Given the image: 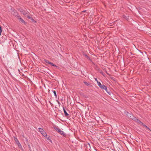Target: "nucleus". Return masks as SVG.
<instances>
[{
    "label": "nucleus",
    "mask_w": 151,
    "mask_h": 151,
    "mask_svg": "<svg viewBox=\"0 0 151 151\" xmlns=\"http://www.w3.org/2000/svg\"><path fill=\"white\" fill-rule=\"evenodd\" d=\"M54 129L57 131L60 134L62 135L63 136H65L66 134L62 130H61L60 129H59L58 127H54Z\"/></svg>",
    "instance_id": "f257e3e1"
},
{
    "label": "nucleus",
    "mask_w": 151,
    "mask_h": 151,
    "mask_svg": "<svg viewBox=\"0 0 151 151\" xmlns=\"http://www.w3.org/2000/svg\"><path fill=\"white\" fill-rule=\"evenodd\" d=\"M127 113L126 114V115L128 117V118L130 119L133 120L135 119V117L134 116L133 114L131 113H129L128 112H127Z\"/></svg>",
    "instance_id": "f03ea898"
},
{
    "label": "nucleus",
    "mask_w": 151,
    "mask_h": 151,
    "mask_svg": "<svg viewBox=\"0 0 151 151\" xmlns=\"http://www.w3.org/2000/svg\"><path fill=\"white\" fill-rule=\"evenodd\" d=\"M98 85L99 87L102 89H105L107 90L106 86L104 85L101 84L100 82H98Z\"/></svg>",
    "instance_id": "7ed1b4c3"
},
{
    "label": "nucleus",
    "mask_w": 151,
    "mask_h": 151,
    "mask_svg": "<svg viewBox=\"0 0 151 151\" xmlns=\"http://www.w3.org/2000/svg\"><path fill=\"white\" fill-rule=\"evenodd\" d=\"M44 61L46 63H48L51 65L55 67H57V66H56L55 65L53 64L51 62H50L48 60H46V59H44Z\"/></svg>",
    "instance_id": "20e7f679"
},
{
    "label": "nucleus",
    "mask_w": 151,
    "mask_h": 151,
    "mask_svg": "<svg viewBox=\"0 0 151 151\" xmlns=\"http://www.w3.org/2000/svg\"><path fill=\"white\" fill-rule=\"evenodd\" d=\"M17 19L19 20V21L22 23H24V24H26V22L21 17L19 16L17 17Z\"/></svg>",
    "instance_id": "39448f33"
},
{
    "label": "nucleus",
    "mask_w": 151,
    "mask_h": 151,
    "mask_svg": "<svg viewBox=\"0 0 151 151\" xmlns=\"http://www.w3.org/2000/svg\"><path fill=\"white\" fill-rule=\"evenodd\" d=\"M12 14L16 17H17L18 16V13L17 12V11L15 10L13 11L12 12Z\"/></svg>",
    "instance_id": "423d86ee"
},
{
    "label": "nucleus",
    "mask_w": 151,
    "mask_h": 151,
    "mask_svg": "<svg viewBox=\"0 0 151 151\" xmlns=\"http://www.w3.org/2000/svg\"><path fill=\"white\" fill-rule=\"evenodd\" d=\"M83 55L85 56L86 58L88 59L90 61H92L91 59L88 56V55L85 53L84 52H83Z\"/></svg>",
    "instance_id": "0eeeda50"
},
{
    "label": "nucleus",
    "mask_w": 151,
    "mask_h": 151,
    "mask_svg": "<svg viewBox=\"0 0 151 151\" xmlns=\"http://www.w3.org/2000/svg\"><path fill=\"white\" fill-rule=\"evenodd\" d=\"M20 12L24 16H26L28 14V12L27 11L22 10Z\"/></svg>",
    "instance_id": "6e6552de"
},
{
    "label": "nucleus",
    "mask_w": 151,
    "mask_h": 151,
    "mask_svg": "<svg viewBox=\"0 0 151 151\" xmlns=\"http://www.w3.org/2000/svg\"><path fill=\"white\" fill-rule=\"evenodd\" d=\"M27 17L29 19H30L33 22H36L35 20L31 17H30L29 15H27Z\"/></svg>",
    "instance_id": "1a4fd4ad"
},
{
    "label": "nucleus",
    "mask_w": 151,
    "mask_h": 151,
    "mask_svg": "<svg viewBox=\"0 0 151 151\" xmlns=\"http://www.w3.org/2000/svg\"><path fill=\"white\" fill-rule=\"evenodd\" d=\"M63 111L64 112L65 116L67 117L69 115V114L65 110V108L64 107H63Z\"/></svg>",
    "instance_id": "9d476101"
},
{
    "label": "nucleus",
    "mask_w": 151,
    "mask_h": 151,
    "mask_svg": "<svg viewBox=\"0 0 151 151\" xmlns=\"http://www.w3.org/2000/svg\"><path fill=\"white\" fill-rule=\"evenodd\" d=\"M134 121H135L139 123H142V122L136 117L135 118V119L134 120Z\"/></svg>",
    "instance_id": "9b49d317"
},
{
    "label": "nucleus",
    "mask_w": 151,
    "mask_h": 151,
    "mask_svg": "<svg viewBox=\"0 0 151 151\" xmlns=\"http://www.w3.org/2000/svg\"><path fill=\"white\" fill-rule=\"evenodd\" d=\"M41 134L45 137H47V134L45 131H43Z\"/></svg>",
    "instance_id": "f8f14e48"
},
{
    "label": "nucleus",
    "mask_w": 151,
    "mask_h": 151,
    "mask_svg": "<svg viewBox=\"0 0 151 151\" xmlns=\"http://www.w3.org/2000/svg\"><path fill=\"white\" fill-rule=\"evenodd\" d=\"M39 131L41 133H42V132H43V131H44V129L41 128H38Z\"/></svg>",
    "instance_id": "ddd939ff"
},
{
    "label": "nucleus",
    "mask_w": 151,
    "mask_h": 151,
    "mask_svg": "<svg viewBox=\"0 0 151 151\" xmlns=\"http://www.w3.org/2000/svg\"><path fill=\"white\" fill-rule=\"evenodd\" d=\"M123 17L126 20H128V17H129L128 16H126L125 15H123Z\"/></svg>",
    "instance_id": "4468645a"
},
{
    "label": "nucleus",
    "mask_w": 151,
    "mask_h": 151,
    "mask_svg": "<svg viewBox=\"0 0 151 151\" xmlns=\"http://www.w3.org/2000/svg\"><path fill=\"white\" fill-rule=\"evenodd\" d=\"M83 83L87 86H88L90 85V83H88L86 81H84Z\"/></svg>",
    "instance_id": "2eb2a0df"
},
{
    "label": "nucleus",
    "mask_w": 151,
    "mask_h": 151,
    "mask_svg": "<svg viewBox=\"0 0 151 151\" xmlns=\"http://www.w3.org/2000/svg\"><path fill=\"white\" fill-rule=\"evenodd\" d=\"M14 139L17 144L19 142V141H18V139H17V138L14 137Z\"/></svg>",
    "instance_id": "dca6fc26"
},
{
    "label": "nucleus",
    "mask_w": 151,
    "mask_h": 151,
    "mask_svg": "<svg viewBox=\"0 0 151 151\" xmlns=\"http://www.w3.org/2000/svg\"><path fill=\"white\" fill-rule=\"evenodd\" d=\"M45 137V138H46L47 139H48V140H49L50 142H52V141L51 140V139L50 138V137H47H47Z\"/></svg>",
    "instance_id": "f3484780"
},
{
    "label": "nucleus",
    "mask_w": 151,
    "mask_h": 151,
    "mask_svg": "<svg viewBox=\"0 0 151 151\" xmlns=\"http://www.w3.org/2000/svg\"><path fill=\"white\" fill-rule=\"evenodd\" d=\"M104 89L108 93V94L109 95L111 94V92L110 91H108L107 89V90L106 89V90L105 89Z\"/></svg>",
    "instance_id": "a211bd4d"
},
{
    "label": "nucleus",
    "mask_w": 151,
    "mask_h": 151,
    "mask_svg": "<svg viewBox=\"0 0 151 151\" xmlns=\"http://www.w3.org/2000/svg\"><path fill=\"white\" fill-rule=\"evenodd\" d=\"M104 89L108 93V94L109 95L111 94V92L110 91H108L107 89V90L106 89V90L105 89Z\"/></svg>",
    "instance_id": "6ab92c4d"
},
{
    "label": "nucleus",
    "mask_w": 151,
    "mask_h": 151,
    "mask_svg": "<svg viewBox=\"0 0 151 151\" xmlns=\"http://www.w3.org/2000/svg\"><path fill=\"white\" fill-rule=\"evenodd\" d=\"M52 91L53 92V93H54L55 96L56 97H57V94L56 93V91L54 90H52Z\"/></svg>",
    "instance_id": "aec40b11"
},
{
    "label": "nucleus",
    "mask_w": 151,
    "mask_h": 151,
    "mask_svg": "<svg viewBox=\"0 0 151 151\" xmlns=\"http://www.w3.org/2000/svg\"><path fill=\"white\" fill-rule=\"evenodd\" d=\"M144 127L145 128H146V129H147L149 130L150 131H151V129L146 125L144 126Z\"/></svg>",
    "instance_id": "412c9836"
},
{
    "label": "nucleus",
    "mask_w": 151,
    "mask_h": 151,
    "mask_svg": "<svg viewBox=\"0 0 151 151\" xmlns=\"http://www.w3.org/2000/svg\"><path fill=\"white\" fill-rule=\"evenodd\" d=\"M18 145V146L20 147H22V146L20 144V143L19 142L17 144Z\"/></svg>",
    "instance_id": "4be33fe9"
},
{
    "label": "nucleus",
    "mask_w": 151,
    "mask_h": 151,
    "mask_svg": "<svg viewBox=\"0 0 151 151\" xmlns=\"http://www.w3.org/2000/svg\"><path fill=\"white\" fill-rule=\"evenodd\" d=\"M2 32V28L1 26H0V35H1V33Z\"/></svg>",
    "instance_id": "5701e85b"
},
{
    "label": "nucleus",
    "mask_w": 151,
    "mask_h": 151,
    "mask_svg": "<svg viewBox=\"0 0 151 151\" xmlns=\"http://www.w3.org/2000/svg\"><path fill=\"white\" fill-rule=\"evenodd\" d=\"M95 80L97 82V83L98 84V82H99L98 81L97 79L96 78H95Z\"/></svg>",
    "instance_id": "b1692460"
},
{
    "label": "nucleus",
    "mask_w": 151,
    "mask_h": 151,
    "mask_svg": "<svg viewBox=\"0 0 151 151\" xmlns=\"http://www.w3.org/2000/svg\"><path fill=\"white\" fill-rule=\"evenodd\" d=\"M100 73L101 74H102V75H103V72L102 71H101L100 72Z\"/></svg>",
    "instance_id": "393cba45"
},
{
    "label": "nucleus",
    "mask_w": 151,
    "mask_h": 151,
    "mask_svg": "<svg viewBox=\"0 0 151 151\" xmlns=\"http://www.w3.org/2000/svg\"><path fill=\"white\" fill-rule=\"evenodd\" d=\"M49 102L50 103L52 106L53 105V104H52L50 101H49Z\"/></svg>",
    "instance_id": "a878e982"
},
{
    "label": "nucleus",
    "mask_w": 151,
    "mask_h": 151,
    "mask_svg": "<svg viewBox=\"0 0 151 151\" xmlns=\"http://www.w3.org/2000/svg\"><path fill=\"white\" fill-rule=\"evenodd\" d=\"M141 123L142 124V125L144 127V126L145 125V124H144V123H142H142Z\"/></svg>",
    "instance_id": "bb28decb"
},
{
    "label": "nucleus",
    "mask_w": 151,
    "mask_h": 151,
    "mask_svg": "<svg viewBox=\"0 0 151 151\" xmlns=\"http://www.w3.org/2000/svg\"><path fill=\"white\" fill-rule=\"evenodd\" d=\"M86 10H84V11H82V12H83H83H86Z\"/></svg>",
    "instance_id": "cd10ccee"
},
{
    "label": "nucleus",
    "mask_w": 151,
    "mask_h": 151,
    "mask_svg": "<svg viewBox=\"0 0 151 151\" xmlns=\"http://www.w3.org/2000/svg\"><path fill=\"white\" fill-rule=\"evenodd\" d=\"M58 103V104H60V103L58 101H57Z\"/></svg>",
    "instance_id": "c85d7f7f"
}]
</instances>
